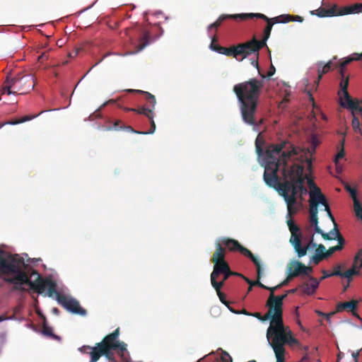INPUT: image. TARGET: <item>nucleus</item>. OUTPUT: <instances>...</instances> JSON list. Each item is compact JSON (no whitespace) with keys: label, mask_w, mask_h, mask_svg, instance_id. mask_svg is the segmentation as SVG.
<instances>
[{"label":"nucleus","mask_w":362,"mask_h":362,"mask_svg":"<svg viewBox=\"0 0 362 362\" xmlns=\"http://www.w3.org/2000/svg\"><path fill=\"white\" fill-rule=\"evenodd\" d=\"M298 153L299 148L288 140L271 145L266 151L264 180L269 187L275 189L284 197L289 216L297 212L295 205L298 197L302 199L303 195L308 192L303 185V166L297 163L288 165V162L293 156Z\"/></svg>","instance_id":"obj_1"},{"label":"nucleus","mask_w":362,"mask_h":362,"mask_svg":"<svg viewBox=\"0 0 362 362\" xmlns=\"http://www.w3.org/2000/svg\"><path fill=\"white\" fill-rule=\"evenodd\" d=\"M261 79L252 78L235 84L233 90L238 103L243 121L248 125H255L259 97L266 76L261 74Z\"/></svg>","instance_id":"obj_2"},{"label":"nucleus","mask_w":362,"mask_h":362,"mask_svg":"<svg viewBox=\"0 0 362 362\" xmlns=\"http://www.w3.org/2000/svg\"><path fill=\"white\" fill-rule=\"evenodd\" d=\"M27 265L23 257L17 254L13 255L9 252L0 248V278L5 282L13 284V290L23 291V282L17 280L19 272L28 274L26 272Z\"/></svg>","instance_id":"obj_3"},{"label":"nucleus","mask_w":362,"mask_h":362,"mask_svg":"<svg viewBox=\"0 0 362 362\" xmlns=\"http://www.w3.org/2000/svg\"><path fill=\"white\" fill-rule=\"evenodd\" d=\"M35 78L31 74L19 72L15 75H7L2 88L1 94L25 95L29 93L35 87Z\"/></svg>","instance_id":"obj_4"},{"label":"nucleus","mask_w":362,"mask_h":362,"mask_svg":"<svg viewBox=\"0 0 362 362\" xmlns=\"http://www.w3.org/2000/svg\"><path fill=\"white\" fill-rule=\"evenodd\" d=\"M245 15H249L247 16V18H257L262 19L267 22V24L264 30L263 37L261 40H257L255 36L252 37V40L247 41V44L250 47V50L252 52H258L259 50L267 46V40L269 39L271 31L274 23H288L291 21V15H281L273 18H269L264 14L262 13H245Z\"/></svg>","instance_id":"obj_5"},{"label":"nucleus","mask_w":362,"mask_h":362,"mask_svg":"<svg viewBox=\"0 0 362 362\" xmlns=\"http://www.w3.org/2000/svg\"><path fill=\"white\" fill-rule=\"evenodd\" d=\"M272 320L270 322V325L267 331V338L269 345L273 349L274 341L276 340L281 344L283 351L286 352L285 346L286 344L290 346H295L299 344L298 341L293 337L292 332L288 327H286L283 322V315H281V325L278 327Z\"/></svg>","instance_id":"obj_6"},{"label":"nucleus","mask_w":362,"mask_h":362,"mask_svg":"<svg viewBox=\"0 0 362 362\" xmlns=\"http://www.w3.org/2000/svg\"><path fill=\"white\" fill-rule=\"evenodd\" d=\"M35 274H37L36 279L31 281L29 279L28 274H24L21 272H19L17 280L27 282V285L29 286L30 288L39 294L43 293L46 288H47V295L49 297H52L53 295L57 296V293L59 292L57 291V286L56 282L52 280L50 278H43L38 273Z\"/></svg>","instance_id":"obj_7"},{"label":"nucleus","mask_w":362,"mask_h":362,"mask_svg":"<svg viewBox=\"0 0 362 362\" xmlns=\"http://www.w3.org/2000/svg\"><path fill=\"white\" fill-rule=\"evenodd\" d=\"M119 335V328H117L112 333L106 335L103 340L96 343L93 349H117L118 356L122 361H125L128 351L127 344L124 341L118 340Z\"/></svg>","instance_id":"obj_8"},{"label":"nucleus","mask_w":362,"mask_h":362,"mask_svg":"<svg viewBox=\"0 0 362 362\" xmlns=\"http://www.w3.org/2000/svg\"><path fill=\"white\" fill-rule=\"evenodd\" d=\"M217 241L219 243H221L222 247L225 246L228 250L232 252L238 251L244 256L250 258L257 267L258 279L260 278L262 274V267L260 262L250 250L241 245L240 243L235 239L229 238H221Z\"/></svg>","instance_id":"obj_9"},{"label":"nucleus","mask_w":362,"mask_h":362,"mask_svg":"<svg viewBox=\"0 0 362 362\" xmlns=\"http://www.w3.org/2000/svg\"><path fill=\"white\" fill-rule=\"evenodd\" d=\"M360 12H362V4H355L343 8H339L337 5L334 4L329 8L320 7L313 11L312 13L323 18L358 13Z\"/></svg>","instance_id":"obj_10"},{"label":"nucleus","mask_w":362,"mask_h":362,"mask_svg":"<svg viewBox=\"0 0 362 362\" xmlns=\"http://www.w3.org/2000/svg\"><path fill=\"white\" fill-rule=\"evenodd\" d=\"M214 49L215 51L219 54H222L228 57H233L240 61L247 58L252 53L250 50L249 44H247V42L244 43H240L237 45L231 46L230 47H225L217 45V47Z\"/></svg>","instance_id":"obj_11"},{"label":"nucleus","mask_w":362,"mask_h":362,"mask_svg":"<svg viewBox=\"0 0 362 362\" xmlns=\"http://www.w3.org/2000/svg\"><path fill=\"white\" fill-rule=\"evenodd\" d=\"M56 300L59 305L73 314L81 316H86L87 314L86 310L81 308L79 302L74 298L58 293H57Z\"/></svg>","instance_id":"obj_12"},{"label":"nucleus","mask_w":362,"mask_h":362,"mask_svg":"<svg viewBox=\"0 0 362 362\" xmlns=\"http://www.w3.org/2000/svg\"><path fill=\"white\" fill-rule=\"evenodd\" d=\"M288 293H286L281 296H274L270 294L267 301L266 306L271 308L274 312L273 322L278 327L281 325V315H283V301L287 296Z\"/></svg>","instance_id":"obj_13"},{"label":"nucleus","mask_w":362,"mask_h":362,"mask_svg":"<svg viewBox=\"0 0 362 362\" xmlns=\"http://www.w3.org/2000/svg\"><path fill=\"white\" fill-rule=\"evenodd\" d=\"M231 270L228 265L213 269L211 274V283L213 287L222 288L226 281L231 276Z\"/></svg>","instance_id":"obj_14"},{"label":"nucleus","mask_w":362,"mask_h":362,"mask_svg":"<svg viewBox=\"0 0 362 362\" xmlns=\"http://www.w3.org/2000/svg\"><path fill=\"white\" fill-rule=\"evenodd\" d=\"M348 86H349V78L346 77L345 79L341 80L340 83L341 90L344 95V97L346 100V103H341V105L343 107H346L354 111H358L362 113V107L360 106V101L357 99H352L348 92Z\"/></svg>","instance_id":"obj_15"},{"label":"nucleus","mask_w":362,"mask_h":362,"mask_svg":"<svg viewBox=\"0 0 362 362\" xmlns=\"http://www.w3.org/2000/svg\"><path fill=\"white\" fill-rule=\"evenodd\" d=\"M287 224L289 230L291 233L290 243L293 245L295 251H298L299 255L305 254V249L301 250L299 247L300 239L301 238L302 235L300 228L293 223L292 219L288 220Z\"/></svg>","instance_id":"obj_16"},{"label":"nucleus","mask_w":362,"mask_h":362,"mask_svg":"<svg viewBox=\"0 0 362 362\" xmlns=\"http://www.w3.org/2000/svg\"><path fill=\"white\" fill-rule=\"evenodd\" d=\"M226 249L221 246V243L218 241L216 243V250L211 257V262L214 263V269L220 267L223 265H228L225 260Z\"/></svg>","instance_id":"obj_17"},{"label":"nucleus","mask_w":362,"mask_h":362,"mask_svg":"<svg viewBox=\"0 0 362 362\" xmlns=\"http://www.w3.org/2000/svg\"><path fill=\"white\" fill-rule=\"evenodd\" d=\"M114 349H93L90 353V360L89 362H97L102 356H104L108 361L116 362L115 354L112 352Z\"/></svg>","instance_id":"obj_18"},{"label":"nucleus","mask_w":362,"mask_h":362,"mask_svg":"<svg viewBox=\"0 0 362 362\" xmlns=\"http://www.w3.org/2000/svg\"><path fill=\"white\" fill-rule=\"evenodd\" d=\"M358 303V302L356 300H352L349 302H340L337 305L336 312L339 313L343 310L350 311L354 317L361 320L359 315L356 311Z\"/></svg>","instance_id":"obj_19"},{"label":"nucleus","mask_w":362,"mask_h":362,"mask_svg":"<svg viewBox=\"0 0 362 362\" xmlns=\"http://www.w3.org/2000/svg\"><path fill=\"white\" fill-rule=\"evenodd\" d=\"M303 269H304V264L297 260H293L288 264L287 272L291 277L294 278L303 275Z\"/></svg>","instance_id":"obj_20"},{"label":"nucleus","mask_w":362,"mask_h":362,"mask_svg":"<svg viewBox=\"0 0 362 362\" xmlns=\"http://www.w3.org/2000/svg\"><path fill=\"white\" fill-rule=\"evenodd\" d=\"M320 284V281L313 276H309V281L304 282L300 288L304 293L310 296L315 293Z\"/></svg>","instance_id":"obj_21"},{"label":"nucleus","mask_w":362,"mask_h":362,"mask_svg":"<svg viewBox=\"0 0 362 362\" xmlns=\"http://www.w3.org/2000/svg\"><path fill=\"white\" fill-rule=\"evenodd\" d=\"M264 144V141L263 138L261 136V134H259L257 137L256 138V140H255L256 153H257V154L258 155L259 157H263V160H264V166L265 167L266 163H267V160H266V151H267V148L269 146H270L271 145H273L274 144H269L266 147V149H265L264 152L263 147H262ZM278 144L279 143H277L276 144Z\"/></svg>","instance_id":"obj_22"},{"label":"nucleus","mask_w":362,"mask_h":362,"mask_svg":"<svg viewBox=\"0 0 362 362\" xmlns=\"http://www.w3.org/2000/svg\"><path fill=\"white\" fill-rule=\"evenodd\" d=\"M139 114L145 115L151 122V129L148 132H142V134H153L156 130V124L153 121L154 114L150 108H146L145 106H141V110H139Z\"/></svg>","instance_id":"obj_23"},{"label":"nucleus","mask_w":362,"mask_h":362,"mask_svg":"<svg viewBox=\"0 0 362 362\" xmlns=\"http://www.w3.org/2000/svg\"><path fill=\"white\" fill-rule=\"evenodd\" d=\"M248 15H245V13H240V14H222L218 18L214 23V25H216V29L221 26L222 23L227 19H240V20H246L247 16Z\"/></svg>","instance_id":"obj_24"},{"label":"nucleus","mask_w":362,"mask_h":362,"mask_svg":"<svg viewBox=\"0 0 362 362\" xmlns=\"http://www.w3.org/2000/svg\"><path fill=\"white\" fill-rule=\"evenodd\" d=\"M248 15H245V13H240V14H222L218 18L214 23V25H216V29L221 26L222 23L227 19H240V20H246L247 16Z\"/></svg>","instance_id":"obj_25"},{"label":"nucleus","mask_w":362,"mask_h":362,"mask_svg":"<svg viewBox=\"0 0 362 362\" xmlns=\"http://www.w3.org/2000/svg\"><path fill=\"white\" fill-rule=\"evenodd\" d=\"M248 15H245V13H240V14H222L218 18L214 23V25H216V29L221 26L222 23L227 19H240V20H246L247 16Z\"/></svg>","instance_id":"obj_26"},{"label":"nucleus","mask_w":362,"mask_h":362,"mask_svg":"<svg viewBox=\"0 0 362 362\" xmlns=\"http://www.w3.org/2000/svg\"><path fill=\"white\" fill-rule=\"evenodd\" d=\"M248 15H245V13H240V14H222L218 18L214 23V25H216V29L221 26L222 23L227 19H240V20H246L247 16Z\"/></svg>","instance_id":"obj_27"},{"label":"nucleus","mask_w":362,"mask_h":362,"mask_svg":"<svg viewBox=\"0 0 362 362\" xmlns=\"http://www.w3.org/2000/svg\"><path fill=\"white\" fill-rule=\"evenodd\" d=\"M128 92L139 93L143 94L145 97L146 102L148 103V107L147 108L151 109L152 112H153V110L155 109V106L156 104V100L153 95H152L151 93L146 92V91H144V90H136V89H129Z\"/></svg>","instance_id":"obj_28"},{"label":"nucleus","mask_w":362,"mask_h":362,"mask_svg":"<svg viewBox=\"0 0 362 362\" xmlns=\"http://www.w3.org/2000/svg\"><path fill=\"white\" fill-rule=\"evenodd\" d=\"M317 245H317L315 243H314V235H312L308 238V242L304 245H302V240L300 238V243H299V247L301 250H305V254L299 255L298 251H296V252L297 253L298 257L300 258V257H304V256H305L307 255L308 250H310V248L317 247Z\"/></svg>","instance_id":"obj_29"},{"label":"nucleus","mask_w":362,"mask_h":362,"mask_svg":"<svg viewBox=\"0 0 362 362\" xmlns=\"http://www.w3.org/2000/svg\"><path fill=\"white\" fill-rule=\"evenodd\" d=\"M310 222L311 226L314 227L315 233L320 234L323 239H329L328 234H325V233L318 226L317 215L310 216Z\"/></svg>","instance_id":"obj_30"},{"label":"nucleus","mask_w":362,"mask_h":362,"mask_svg":"<svg viewBox=\"0 0 362 362\" xmlns=\"http://www.w3.org/2000/svg\"><path fill=\"white\" fill-rule=\"evenodd\" d=\"M273 344V351L275 354L276 362H284L286 352L283 351L281 344H279L278 340L274 341Z\"/></svg>","instance_id":"obj_31"},{"label":"nucleus","mask_w":362,"mask_h":362,"mask_svg":"<svg viewBox=\"0 0 362 362\" xmlns=\"http://www.w3.org/2000/svg\"><path fill=\"white\" fill-rule=\"evenodd\" d=\"M310 208H309V214L310 216L312 215H317L318 209H317V202H316L315 197L314 193H310Z\"/></svg>","instance_id":"obj_32"},{"label":"nucleus","mask_w":362,"mask_h":362,"mask_svg":"<svg viewBox=\"0 0 362 362\" xmlns=\"http://www.w3.org/2000/svg\"><path fill=\"white\" fill-rule=\"evenodd\" d=\"M250 316H253L262 322H265L269 319L272 320V317L274 316V312L272 309L269 308L267 313L264 316H262L259 313H252Z\"/></svg>","instance_id":"obj_33"},{"label":"nucleus","mask_w":362,"mask_h":362,"mask_svg":"<svg viewBox=\"0 0 362 362\" xmlns=\"http://www.w3.org/2000/svg\"><path fill=\"white\" fill-rule=\"evenodd\" d=\"M356 58V53H354L350 57L346 59L343 62L339 64V73L342 78H344V68L353 61H358Z\"/></svg>","instance_id":"obj_34"},{"label":"nucleus","mask_w":362,"mask_h":362,"mask_svg":"<svg viewBox=\"0 0 362 362\" xmlns=\"http://www.w3.org/2000/svg\"><path fill=\"white\" fill-rule=\"evenodd\" d=\"M151 35L148 31L145 30L143 36L140 39V43L139 45V50L143 49L150 42Z\"/></svg>","instance_id":"obj_35"},{"label":"nucleus","mask_w":362,"mask_h":362,"mask_svg":"<svg viewBox=\"0 0 362 362\" xmlns=\"http://www.w3.org/2000/svg\"><path fill=\"white\" fill-rule=\"evenodd\" d=\"M42 334L45 336L52 337L53 339H59V337L53 333L52 327H49L47 323L46 320H44L42 325Z\"/></svg>","instance_id":"obj_36"},{"label":"nucleus","mask_w":362,"mask_h":362,"mask_svg":"<svg viewBox=\"0 0 362 362\" xmlns=\"http://www.w3.org/2000/svg\"><path fill=\"white\" fill-rule=\"evenodd\" d=\"M332 65V63L331 61H329L322 66V70H318V77L317 81H316L317 86L318 85L319 81L321 80L323 74H327L331 69Z\"/></svg>","instance_id":"obj_37"},{"label":"nucleus","mask_w":362,"mask_h":362,"mask_svg":"<svg viewBox=\"0 0 362 362\" xmlns=\"http://www.w3.org/2000/svg\"><path fill=\"white\" fill-rule=\"evenodd\" d=\"M318 192L317 193L315 196V200L316 202H317V204H321L325 206V209H326V206H329L326 197L325 195L321 192L320 189H317Z\"/></svg>","instance_id":"obj_38"},{"label":"nucleus","mask_w":362,"mask_h":362,"mask_svg":"<svg viewBox=\"0 0 362 362\" xmlns=\"http://www.w3.org/2000/svg\"><path fill=\"white\" fill-rule=\"evenodd\" d=\"M344 142H345L344 139H343L340 141L341 148L339 151V152L337 154L335 159H334V163L337 166H338L339 160L341 158H343L345 156V151L344 148Z\"/></svg>","instance_id":"obj_39"},{"label":"nucleus","mask_w":362,"mask_h":362,"mask_svg":"<svg viewBox=\"0 0 362 362\" xmlns=\"http://www.w3.org/2000/svg\"><path fill=\"white\" fill-rule=\"evenodd\" d=\"M37 115H25V116L21 117L20 119L9 121V122H6L5 124H17L23 123V122L30 121V120L34 119Z\"/></svg>","instance_id":"obj_40"},{"label":"nucleus","mask_w":362,"mask_h":362,"mask_svg":"<svg viewBox=\"0 0 362 362\" xmlns=\"http://www.w3.org/2000/svg\"><path fill=\"white\" fill-rule=\"evenodd\" d=\"M358 274V271L357 270V269L355 267H353V268L349 269L347 271L343 272L341 277L348 279L349 282H350V281L351 280L352 276H354L355 274Z\"/></svg>","instance_id":"obj_41"},{"label":"nucleus","mask_w":362,"mask_h":362,"mask_svg":"<svg viewBox=\"0 0 362 362\" xmlns=\"http://www.w3.org/2000/svg\"><path fill=\"white\" fill-rule=\"evenodd\" d=\"M214 288L216 290V293H217V295L221 300V302L224 304L226 306H227V308H229V304L230 303L228 301L226 300V295L221 292V288H217V287H214Z\"/></svg>","instance_id":"obj_42"},{"label":"nucleus","mask_w":362,"mask_h":362,"mask_svg":"<svg viewBox=\"0 0 362 362\" xmlns=\"http://www.w3.org/2000/svg\"><path fill=\"white\" fill-rule=\"evenodd\" d=\"M304 177H305V179H307L308 185L310 189V193H314L315 197L317 193L318 192L317 189H320V188L316 186L314 181L311 178L308 177L306 175Z\"/></svg>","instance_id":"obj_43"},{"label":"nucleus","mask_w":362,"mask_h":362,"mask_svg":"<svg viewBox=\"0 0 362 362\" xmlns=\"http://www.w3.org/2000/svg\"><path fill=\"white\" fill-rule=\"evenodd\" d=\"M354 207L356 216L362 220V206L358 199L354 201Z\"/></svg>","instance_id":"obj_44"},{"label":"nucleus","mask_w":362,"mask_h":362,"mask_svg":"<svg viewBox=\"0 0 362 362\" xmlns=\"http://www.w3.org/2000/svg\"><path fill=\"white\" fill-rule=\"evenodd\" d=\"M352 115H353V119H352V122H351L352 128L355 132H361V128H360L361 124H360L359 119H358V117H356L354 115V112H352Z\"/></svg>","instance_id":"obj_45"},{"label":"nucleus","mask_w":362,"mask_h":362,"mask_svg":"<svg viewBox=\"0 0 362 362\" xmlns=\"http://www.w3.org/2000/svg\"><path fill=\"white\" fill-rule=\"evenodd\" d=\"M124 124H122V122L119 119L116 120L113 123V127H107L106 128V130L111 131V130H122Z\"/></svg>","instance_id":"obj_46"},{"label":"nucleus","mask_w":362,"mask_h":362,"mask_svg":"<svg viewBox=\"0 0 362 362\" xmlns=\"http://www.w3.org/2000/svg\"><path fill=\"white\" fill-rule=\"evenodd\" d=\"M216 362H233V360L228 353L223 351L221 358L219 359L217 358Z\"/></svg>","instance_id":"obj_47"},{"label":"nucleus","mask_w":362,"mask_h":362,"mask_svg":"<svg viewBox=\"0 0 362 362\" xmlns=\"http://www.w3.org/2000/svg\"><path fill=\"white\" fill-rule=\"evenodd\" d=\"M325 252H326L325 247L322 244H320L316 247L315 255H318L319 256H323L324 258L326 259V256H325Z\"/></svg>","instance_id":"obj_48"},{"label":"nucleus","mask_w":362,"mask_h":362,"mask_svg":"<svg viewBox=\"0 0 362 362\" xmlns=\"http://www.w3.org/2000/svg\"><path fill=\"white\" fill-rule=\"evenodd\" d=\"M95 346H90L88 345H84L79 348V351L83 354H89L90 356V353L93 351Z\"/></svg>","instance_id":"obj_49"},{"label":"nucleus","mask_w":362,"mask_h":362,"mask_svg":"<svg viewBox=\"0 0 362 362\" xmlns=\"http://www.w3.org/2000/svg\"><path fill=\"white\" fill-rule=\"evenodd\" d=\"M345 189L349 192L353 201L358 199L356 197V191L354 188H352L350 185H346L345 186Z\"/></svg>","instance_id":"obj_50"},{"label":"nucleus","mask_w":362,"mask_h":362,"mask_svg":"<svg viewBox=\"0 0 362 362\" xmlns=\"http://www.w3.org/2000/svg\"><path fill=\"white\" fill-rule=\"evenodd\" d=\"M318 144V141L316 137H313L311 140V146L312 149L308 148V151L310 153V155H313L315 152V148Z\"/></svg>","instance_id":"obj_51"},{"label":"nucleus","mask_w":362,"mask_h":362,"mask_svg":"<svg viewBox=\"0 0 362 362\" xmlns=\"http://www.w3.org/2000/svg\"><path fill=\"white\" fill-rule=\"evenodd\" d=\"M257 284L264 288V289H267V290H269L271 291L270 294H274V291L276 290L277 288H279V287H277V286H274V287H269V286H264V284H262L260 281H257Z\"/></svg>","instance_id":"obj_52"},{"label":"nucleus","mask_w":362,"mask_h":362,"mask_svg":"<svg viewBox=\"0 0 362 362\" xmlns=\"http://www.w3.org/2000/svg\"><path fill=\"white\" fill-rule=\"evenodd\" d=\"M255 54V59L252 60L251 64L258 69L259 74L261 76L262 74L259 71V64H258V59H259V52H252L251 54Z\"/></svg>","instance_id":"obj_53"},{"label":"nucleus","mask_w":362,"mask_h":362,"mask_svg":"<svg viewBox=\"0 0 362 362\" xmlns=\"http://www.w3.org/2000/svg\"><path fill=\"white\" fill-rule=\"evenodd\" d=\"M323 256H319L318 255H314L311 257L310 261L315 264H318L321 261L324 259Z\"/></svg>","instance_id":"obj_54"},{"label":"nucleus","mask_w":362,"mask_h":362,"mask_svg":"<svg viewBox=\"0 0 362 362\" xmlns=\"http://www.w3.org/2000/svg\"><path fill=\"white\" fill-rule=\"evenodd\" d=\"M336 239H337V241H338V245H336L340 250L343 249L344 247V243H345V240L344 238L342 237L341 235L337 236L336 238Z\"/></svg>","instance_id":"obj_55"},{"label":"nucleus","mask_w":362,"mask_h":362,"mask_svg":"<svg viewBox=\"0 0 362 362\" xmlns=\"http://www.w3.org/2000/svg\"><path fill=\"white\" fill-rule=\"evenodd\" d=\"M339 250H340L337 246L331 247L327 250H326L325 256H326V258H327L329 256H331L334 252Z\"/></svg>","instance_id":"obj_56"},{"label":"nucleus","mask_w":362,"mask_h":362,"mask_svg":"<svg viewBox=\"0 0 362 362\" xmlns=\"http://www.w3.org/2000/svg\"><path fill=\"white\" fill-rule=\"evenodd\" d=\"M341 265H337L334 267V272L331 273L332 276H342L343 272L341 271Z\"/></svg>","instance_id":"obj_57"},{"label":"nucleus","mask_w":362,"mask_h":362,"mask_svg":"<svg viewBox=\"0 0 362 362\" xmlns=\"http://www.w3.org/2000/svg\"><path fill=\"white\" fill-rule=\"evenodd\" d=\"M122 130H126V131L136 133V134H143L142 132L134 130L131 126H126L124 124Z\"/></svg>","instance_id":"obj_58"},{"label":"nucleus","mask_w":362,"mask_h":362,"mask_svg":"<svg viewBox=\"0 0 362 362\" xmlns=\"http://www.w3.org/2000/svg\"><path fill=\"white\" fill-rule=\"evenodd\" d=\"M49 58V55L46 52H42L40 55L38 56V61L40 62H43Z\"/></svg>","instance_id":"obj_59"},{"label":"nucleus","mask_w":362,"mask_h":362,"mask_svg":"<svg viewBox=\"0 0 362 362\" xmlns=\"http://www.w3.org/2000/svg\"><path fill=\"white\" fill-rule=\"evenodd\" d=\"M293 279V277H291V276L288 274L287 277L286 279H284L281 283H280L279 285H277V287H282L284 286H286L288 284V282Z\"/></svg>","instance_id":"obj_60"},{"label":"nucleus","mask_w":362,"mask_h":362,"mask_svg":"<svg viewBox=\"0 0 362 362\" xmlns=\"http://www.w3.org/2000/svg\"><path fill=\"white\" fill-rule=\"evenodd\" d=\"M333 224H334V228L332 230H331V233H334L335 235V237H337L339 235H341L339 229H338V226H337V224L336 223V221H334V222H333Z\"/></svg>","instance_id":"obj_61"},{"label":"nucleus","mask_w":362,"mask_h":362,"mask_svg":"<svg viewBox=\"0 0 362 362\" xmlns=\"http://www.w3.org/2000/svg\"><path fill=\"white\" fill-rule=\"evenodd\" d=\"M312 272L313 268L311 267H307L304 264V269H303V275L309 276Z\"/></svg>","instance_id":"obj_62"},{"label":"nucleus","mask_w":362,"mask_h":362,"mask_svg":"<svg viewBox=\"0 0 362 362\" xmlns=\"http://www.w3.org/2000/svg\"><path fill=\"white\" fill-rule=\"evenodd\" d=\"M275 71H276V69L274 66V65L272 64L270 68H269V70L267 72V76L268 78H270L271 76H272L275 74Z\"/></svg>","instance_id":"obj_63"},{"label":"nucleus","mask_w":362,"mask_h":362,"mask_svg":"<svg viewBox=\"0 0 362 362\" xmlns=\"http://www.w3.org/2000/svg\"><path fill=\"white\" fill-rule=\"evenodd\" d=\"M330 276H332V275H331V273H329L326 270H323L322 271V276L320 279V281H322L328 277H330Z\"/></svg>","instance_id":"obj_64"}]
</instances>
